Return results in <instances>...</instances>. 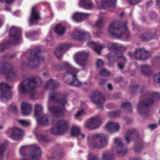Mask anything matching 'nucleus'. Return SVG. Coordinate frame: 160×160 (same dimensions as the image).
<instances>
[{
	"label": "nucleus",
	"mask_w": 160,
	"mask_h": 160,
	"mask_svg": "<svg viewBox=\"0 0 160 160\" xmlns=\"http://www.w3.org/2000/svg\"><path fill=\"white\" fill-rule=\"evenodd\" d=\"M90 98L97 105L98 108H102V104L105 102V100L103 96L100 92H95Z\"/></svg>",
	"instance_id": "obj_16"
},
{
	"label": "nucleus",
	"mask_w": 160,
	"mask_h": 160,
	"mask_svg": "<svg viewBox=\"0 0 160 160\" xmlns=\"http://www.w3.org/2000/svg\"><path fill=\"white\" fill-rule=\"evenodd\" d=\"M102 119L100 116L97 115L91 117L89 119V120H101Z\"/></svg>",
	"instance_id": "obj_55"
},
{
	"label": "nucleus",
	"mask_w": 160,
	"mask_h": 160,
	"mask_svg": "<svg viewBox=\"0 0 160 160\" xmlns=\"http://www.w3.org/2000/svg\"><path fill=\"white\" fill-rule=\"evenodd\" d=\"M30 150L31 152L29 157L30 160H36L41 157V150L36 145L22 146L20 149L19 152L22 156H24L26 155L28 151Z\"/></svg>",
	"instance_id": "obj_8"
},
{
	"label": "nucleus",
	"mask_w": 160,
	"mask_h": 160,
	"mask_svg": "<svg viewBox=\"0 0 160 160\" xmlns=\"http://www.w3.org/2000/svg\"><path fill=\"white\" fill-rule=\"evenodd\" d=\"M117 0H102L101 2L97 3L98 6H101L102 8L108 7L110 11H112L116 8L115 4Z\"/></svg>",
	"instance_id": "obj_23"
},
{
	"label": "nucleus",
	"mask_w": 160,
	"mask_h": 160,
	"mask_svg": "<svg viewBox=\"0 0 160 160\" xmlns=\"http://www.w3.org/2000/svg\"><path fill=\"white\" fill-rule=\"evenodd\" d=\"M14 57V55H9L7 54L0 57V60L1 59L4 60L6 58H13ZM0 62H1V61H0Z\"/></svg>",
	"instance_id": "obj_49"
},
{
	"label": "nucleus",
	"mask_w": 160,
	"mask_h": 160,
	"mask_svg": "<svg viewBox=\"0 0 160 160\" xmlns=\"http://www.w3.org/2000/svg\"><path fill=\"white\" fill-rule=\"evenodd\" d=\"M89 52L84 51L81 52L77 53L75 57V60L77 63L83 67L85 65V62L88 59Z\"/></svg>",
	"instance_id": "obj_20"
},
{
	"label": "nucleus",
	"mask_w": 160,
	"mask_h": 160,
	"mask_svg": "<svg viewBox=\"0 0 160 160\" xmlns=\"http://www.w3.org/2000/svg\"><path fill=\"white\" fill-rule=\"evenodd\" d=\"M103 129L106 132L112 134L118 132L120 129V126L118 123L109 121L106 123Z\"/></svg>",
	"instance_id": "obj_15"
},
{
	"label": "nucleus",
	"mask_w": 160,
	"mask_h": 160,
	"mask_svg": "<svg viewBox=\"0 0 160 160\" xmlns=\"http://www.w3.org/2000/svg\"><path fill=\"white\" fill-rule=\"evenodd\" d=\"M141 72L142 74L146 75H150L152 73L150 67L147 65L141 66Z\"/></svg>",
	"instance_id": "obj_34"
},
{
	"label": "nucleus",
	"mask_w": 160,
	"mask_h": 160,
	"mask_svg": "<svg viewBox=\"0 0 160 160\" xmlns=\"http://www.w3.org/2000/svg\"><path fill=\"white\" fill-rule=\"evenodd\" d=\"M8 109L10 111L14 113H16L18 110L16 106L12 104H11L9 106Z\"/></svg>",
	"instance_id": "obj_46"
},
{
	"label": "nucleus",
	"mask_w": 160,
	"mask_h": 160,
	"mask_svg": "<svg viewBox=\"0 0 160 160\" xmlns=\"http://www.w3.org/2000/svg\"><path fill=\"white\" fill-rule=\"evenodd\" d=\"M119 44L117 43H108V47L109 49H113L118 51Z\"/></svg>",
	"instance_id": "obj_40"
},
{
	"label": "nucleus",
	"mask_w": 160,
	"mask_h": 160,
	"mask_svg": "<svg viewBox=\"0 0 160 160\" xmlns=\"http://www.w3.org/2000/svg\"><path fill=\"white\" fill-rule=\"evenodd\" d=\"M64 53L63 51L62 50V49L59 46H58L56 48L54 51L55 55L58 58L62 57Z\"/></svg>",
	"instance_id": "obj_39"
},
{
	"label": "nucleus",
	"mask_w": 160,
	"mask_h": 160,
	"mask_svg": "<svg viewBox=\"0 0 160 160\" xmlns=\"http://www.w3.org/2000/svg\"><path fill=\"white\" fill-rule=\"evenodd\" d=\"M114 144L116 146V153L119 156H122L126 154L128 151L127 147L123 145L120 138H115Z\"/></svg>",
	"instance_id": "obj_18"
},
{
	"label": "nucleus",
	"mask_w": 160,
	"mask_h": 160,
	"mask_svg": "<svg viewBox=\"0 0 160 160\" xmlns=\"http://www.w3.org/2000/svg\"><path fill=\"white\" fill-rule=\"evenodd\" d=\"M38 33V31H31L26 34V36L27 38H30L34 35H37Z\"/></svg>",
	"instance_id": "obj_48"
},
{
	"label": "nucleus",
	"mask_w": 160,
	"mask_h": 160,
	"mask_svg": "<svg viewBox=\"0 0 160 160\" xmlns=\"http://www.w3.org/2000/svg\"><path fill=\"white\" fill-rule=\"evenodd\" d=\"M129 91L130 93L131 94H134L139 92L143 96H144L145 92H146L144 88L137 84H134L130 86Z\"/></svg>",
	"instance_id": "obj_25"
},
{
	"label": "nucleus",
	"mask_w": 160,
	"mask_h": 160,
	"mask_svg": "<svg viewBox=\"0 0 160 160\" xmlns=\"http://www.w3.org/2000/svg\"><path fill=\"white\" fill-rule=\"evenodd\" d=\"M104 64L103 61L101 59H98L97 60V66L98 68H100Z\"/></svg>",
	"instance_id": "obj_53"
},
{
	"label": "nucleus",
	"mask_w": 160,
	"mask_h": 160,
	"mask_svg": "<svg viewBox=\"0 0 160 160\" xmlns=\"http://www.w3.org/2000/svg\"><path fill=\"white\" fill-rule=\"evenodd\" d=\"M37 123L41 126L52 123L54 126L52 128L51 132L56 135L62 134L67 131L68 128V122L67 121H37Z\"/></svg>",
	"instance_id": "obj_6"
},
{
	"label": "nucleus",
	"mask_w": 160,
	"mask_h": 160,
	"mask_svg": "<svg viewBox=\"0 0 160 160\" xmlns=\"http://www.w3.org/2000/svg\"><path fill=\"white\" fill-rule=\"evenodd\" d=\"M5 150V147L4 145H0V156L2 155Z\"/></svg>",
	"instance_id": "obj_56"
},
{
	"label": "nucleus",
	"mask_w": 160,
	"mask_h": 160,
	"mask_svg": "<svg viewBox=\"0 0 160 160\" xmlns=\"http://www.w3.org/2000/svg\"><path fill=\"white\" fill-rule=\"evenodd\" d=\"M65 30L66 28L65 27L61 24L57 25L55 29L56 32L59 36L63 35Z\"/></svg>",
	"instance_id": "obj_36"
},
{
	"label": "nucleus",
	"mask_w": 160,
	"mask_h": 160,
	"mask_svg": "<svg viewBox=\"0 0 160 160\" xmlns=\"http://www.w3.org/2000/svg\"><path fill=\"white\" fill-rule=\"evenodd\" d=\"M134 148L135 151L137 152H138L142 149V148L139 145H137L134 146Z\"/></svg>",
	"instance_id": "obj_58"
},
{
	"label": "nucleus",
	"mask_w": 160,
	"mask_h": 160,
	"mask_svg": "<svg viewBox=\"0 0 160 160\" xmlns=\"http://www.w3.org/2000/svg\"><path fill=\"white\" fill-rule=\"evenodd\" d=\"M72 78V81L70 82H68V80H66V76L63 77V80L66 83L70 85L78 87L82 86V82L79 81L78 79L77 74L73 75Z\"/></svg>",
	"instance_id": "obj_29"
},
{
	"label": "nucleus",
	"mask_w": 160,
	"mask_h": 160,
	"mask_svg": "<svg viewBox=\"0 0 160 160\" xmlns=\"http://www.w3.org/2000/svg\"><path fill=\"white\" fill-rule=\"evenodd\" d=\"M108 89L110 90H112L113 88L112 86L110 83L108 84Z\"/></svg>",
	"instance_id": "obj_64"
},
{
	"label": "nucleus",
	"mask_w": 160,
	"mask_h": 160,
	"mask_svg": "<svg viewBox=\"0 0 160 160\" xmlns=\"http://www.w3.org/2000/svg\"><path fill=\"white\" fill-rule=\"evenodd\" d=\"M90 15V14L88 13L77 12L73 15L72 18L76 22H81L89 16Z\"/></svg>",
	"instance_id": "obj_26"
},
{
	"label": "nucleus",
	"mask_w": 160,
	"mask_h": 160,
	"mask_svg": "<svg viewBox=\"0 0 160 160\" xmlns=\"http://www.w3.org/2000/svg\"><path fill=\"white\" fill-rule=\"evenodd\" d=\"M88 45L89 47L92 48L98 54L100 53L102 49L104 48L98 42H88Z\"/></svg>",
	"instance_id": "obj_32"
},
{
	"label": "nucleus",
	"mask_w": 160,
	"mask_h": 160,
	"mask_svg": "<svg viewBox=\"0 0 160 160\" xmlns=\"http://www.w3.org/2000/svg\"><path fill=\"white\" fill-rule=\"evenodd\" d=\"M55 68L57 70L61 71L66 69L68 74H71L72 76L73 75H77L79 70L72 66L67 62H63L55 65Z\"/></svg>",
	"instance_id": "obj_12"
},
{
	"label": "nucleus",
	"mask_w": 160,
	"mask_h": 160,
	"mask_svg": "<svg viewBox=\"0 0 160 160\" xmlns=\"http://www.w3.org/2000/svg\"><path fill=\"white\" fill-rule=\"evenodd\" d=\"M99 74L100 75L103 76H108L110 75V72L106 69L101 70Z\"/></svg>",
	"instance_id": "obj_45"
},
{
	"label": "nucleus",
	"mask_w": 160,
	"mask_h": 160,
	"mask_svg": "<svg viewBox=\"0 0 160 160\" xmlns=\"http://www.w3.org/2000/svg\"><path fill=\"white\" fill-rule=\"evenodd\" d=\"M150 17L152 19H155L157 17V14L155 12H151L150 13Z\"/></svg>",
	"instance_id": "obj_57"
},
{
	"label": "nucleus",
	"mask_w": 160,
	"mask_h": 160,
	"mask_svg": "<svg viewBox=\"0 0 160 160\" xmlns=\"http://www.w3.org/2000/svg\"><path fill=\"white\" fill-rule=\"evenodd\" d=\"M67 102V99L65 96H62L61 93L58 92H54L49 94L48 103L57 104L58 107L49 108L50 111L55 117L63 115L65 109V105Z\"/></svg>",
	"instance_id": "obj_1"
},
{
	"label": "nucleus",
	"mask_w": 160,
	"mask_h": 160,
	"mask_svg": "<svg viewBox=\"0 0 160 160\" xmlns=\"http://www.w3.org/2000/svg\"><path fill=\"white\" fill-rule=\"evenodd\" d=\"M149 127L152 130H153L157 127V125L156 124L154 123L149 125Z\"/></svg>",
	"instance_id": "obj_59"
},
{
	"label": "nucleus",
	"mask_w": 160,
	"mask_h": 160,
	"mask_svg": "<svg viewBox=\"0 0 160 160\" xmlns=\"http://www.w3.org/2000/svg\"><path fill=\"white\" fill-rule=\"evenodd\" d=\"M135 132L132 130L128 131L126 133L125 140L127 143H129L133 139L134 136Z\"/></svg>",
	"instance_id": "obj_35"
},
{
	"label": "nucleus",
	"mask_w": 160,
	"mask_h": 160,
	"mask_svg": "<svg viewBox=\"0 0 160 160\" xmlns=\"http://www.w3.org/2000/svg\"><path fill=\"white\" fill-rule=\"evenodd\" d=\"M59 86V83L56 80L51 79L48 80L47 82L45 88L53 90L58 88Z\"/></svg>",
	"instance_id": "obj_30"
},
{
	"label": "nucleus",
	"mask_w": 160,
	"mask_h": 160,
	"mask_svg": "<svg viewBox=\"0 0 160 160\" xmlns=\"http://www.w3.org/2000/svg\"><path fill=\"white\" fill-rule=\"evenodd\" d=\"M83 109L79 110L78 112L75 115V119H77L80 117L83 113Z\"/></svg>",
	"instance_id": "obj_52"
},
{
	"label": "nucleus",
	"mask_w": 160,
	"mask_h": 160,
	"mask_svg": "<svg viewBox=\"0 0 160 160\" xmlns=\"http://www.w3.org/2000/svg\"><path fill=\"white\" fill-rule=\"evenodd\" d=\"M59 46L60 47L64 53L65 51L71 47V46L70 44L65 43L61 44Z\"/></svg>",
	"instance_id": "obj_44"
},
{
	"label": "nucleus",
	"mask_w": 160,
	"mask_h": 160,
	"mask_svg": "<svg viewBox=\"0 0 160 160\" xmlns=\"http://www.w3.org/2000/svg\"><path fill=\"white\" fill-rule=\"evenodd\" d=\"M122 107L123 108H125L127 109L129 112H131L132 110V106L131 103L128 102L123 103L122 104Z\"/></svg>",
	"instance_id": "obj_42"
},
{
	"label": "nucleus",
	"mask_w": 160,
	"mask_h": 160,
	"mask_svg": "<svg viewBox=\"0 0 160 160\" xmlns=\"http://www.w3.org/2000/svg\"><path fill=\"white\" fill-rule=\"evenodd\" d=\"M38 141L40 142H46L48 141V138L46 135L42 133H39L38 134L35 133Z\"/></svg>",
	"instance_id": "obj_37"
},
{
	"label": "nucleus",
	"mask_w": 160,
	"mask_h": 160,
	"mask_svg": "<svg viewBox=\"0 0 160 160\" xmlns=\"http://www.w3.org/2000/svg\"><path fill=\"white\" fill-rule=\"evenodd\" d=\"M79 4L80 7L87 9L91 8L93 6L90 0H80Z\"/></svg>",
	"instance_id": "obj_33"
},
{
	"label": "nucleus",
	"mask_w": 160,
	"mask_h": 160,
	"mask_svg": "<svg viewBox=\"0 0 160 160\" xmlns=\"http://www.w3.org/2000/svg\"><path fill=\"white\" fill-rule=\"evenodd\" d=\"M21 108L22 112L23 115H28L31 112V104L24 102L22 103Z\"/></svg>",
	"instance_id": "obj_31"
},
{
	"label": "nucleus",
	"mask_w": 160,
	"mask_h": 160,
	"mask_svg": "<svg viewBox=\"0 0 160 160\" xmlns=\"http://www.w3.org/2000/svg\"><path fill=\"white\" fill-rule=\"evenodd\" d=\"M154 61L160 62V57H155L154 58Z\"/></svg>",
	"instance_id": "obj_63"
},
{
	"label": "nucleus",
	"mask_w": 160,
	"mask_h": 160,
	"mask_svg": "<svg viewBox=\"0 0 160 160\" xmlns=\"http://www.w3.org/2000/svg\"><path fill=\"white\" fill-rule=\"evenodd\" d=\"M114 155L109 153L108 152H104L102 155V160H112Z\"/></svg>",
	"instance_id": "obj_38"
},
{
	"label": "nucleus",
	"mask_w": 160,
	"mask_h": 160,
	"mask_svg": "<svg viewBox=\"0 0 160 160\" xmlns=\"http://www.w3.org/2000/svg\"><path fill=\"white\" fill-rule=\"evenodd\" d=\"M88 143L90 148L101 149L106 145L107 142L105 135L98 134L95 135L91 138H88Z\"/></svg>",
	"instance_id": "obj_9"
},
{
	"label": "nucleus",
	"mask_w": 160,
	"mask_h": 160,
	"mask_svg": "<svg viewBox=\"0 0 160 160\" xmlns=\"http://www.w3.org/2000/svg\"><path fill=\"white\" fill-rule=\"evenodd\" d=\"M7 132L8 134H11L9 135L11 138L17 140L20 139L23 133V130L17 127L9 129Z\"/></svg>",
	"instance_id": "obj_21"
},
{
	"label": "nucleus",
	"mask_w": 160,
	"mask_h": 160,
	"mask_svg": "<svg viewBox=\"0 0 160 160\" xmlns=\"http://www.w3.org/2000/svg\"><path fill=\"white\" fill-rule=\"evenodd\" d=\"M126 22L115 20L109 25L108 31L113 37L119 38L126 32L127 38L129 37L130 33L128 31Z\"/></svg>",
	"instance_id": "obj_4"
},
{
	"label": "nucleus",
	"mask_w": 160,
	"mask_h": 160,
	"mask_svg": "<svg viewBox=\"0 0 160 160\" xmlns=\"http://www.w3.org/2000/svg\"><path fill=\"white\" fill-rule=\"evenodd\" d=\"M118 66L119 68V69L121 70H123L124 68V65L120 63H118Z\"/></svg>",
	"instance_id": "obj_61"
},
{
	"label": "nucleus",
	"mask_w": 160,
	"mask_h": 160,
	"mask_svg": "<svg viewBox=\"0 0 160 160\" xmlns=\"http://www.w3.org/2000/svg\"><path fill=\"white\" fill-rule=\"evenodd\" d=\"M20 31L19 29L17 27L12 26L10 29V36L12 38V40H10L6 42H3L0 44V53H2L12 44H17L20 41Z\"/></svg>",
	"instance_id": "obj_7"
},
{
	"label": "nucleus",
	"mask_w": 160,
	"mask_h": 160,
	"mask_svg": "<svg viewBox=\"0 0 160 160\" xmlns=\"http://www.w3.org/2000/svg\"><path fill=\"white\" fill-rule=\"evenodd\" d=\"M14 0H0V1L4 2H5L6 3H8L12 2Z\"/></svg>",
	"instance_id": "obj_60"
},
{
	"label": "nucleus",
	"mask_w": 160,
	"mask_h": 160,
	"mask_svg": "<svg viewBox=\"0 0 160 160\" xmlns=\"http://www.w3.org/2000/svg\"><path fill=\"white\" fill-rule=\"evenodd\" d=\"M144 96L147 98L139 102L137 106L138 112L141 114L145 115L150 111V107L154 104L155 99H160V94L154 92H146Z\"/></svg>",
	"instance_id": "obj_2"
},
{
	"label": "nucleus",
	"mask_w": 160,
	"mask_h": 160,
	"mask_svg": "<svg viewBox=\"0 0 160 160\" xmlns=\"http://www.w3.org/2000/svg\"><path fill=\"white\" fill-rule=\"evenodd\" d=\"M71 133L72 136L77 137L80 139L84 138L85 137L84 134L81 132L80 128L76 126L72 127Z\"/></svg>",
	"instance_id": "obj_28"
},
{
	"label": "nucleus",
	"mask_w": 160,
	"mask_h": 160,
	"mask_svg": "<svg viewBox=\"0 0 160 160\" xmlns=\"http://www.w3.org/2000/svg\"><path fill=\"white\" fill-rule=\"evenodd\" d=\"M18 123L23 126H28L30 124V122L28 121H18Z\"/></svg>",
	"instance_id": "obj_47"
},
{
	"label": "nucleus",
	"mask_w": 160,
	"mask_h": 160,
	"mask_svg": "<svg viewBox=\"0 0 160 160\" xmlns=\"http://www.w3.org/2000/svg\"><path fill=\"white\" fill-rule=\"evenodd\" d=\"M42 81L39 77H33L22 81L18 85L20 93L27 94L38 87Z\"/></svg>",
	"instance_id": "obj_5"
},
{
	"label": "nucleus",
	"mask_w": 160,
	"mask_h": 160,
	"mask_svg": "<svg viewBox=\"0 0 160 160\" xmlns=\"http://www.w3.org/2000/svg\"><path fill=\"white\" fill-rule=\"evenodd\" d=\"M10 86L5 83H0V92H1V99L3 102H6L12 98L10 90Z\"/></svg>",
	"instance_id": "obj_13"
},
{
	"label": "nucleus",
	"mask_w": 160,
	"mask_h": 160,
	"mask_svg": "<svg viewBox=\"0 0 160 160\" xmlns=\"http://www.w3.org/2000/svg\"><path fill=\"white\" fill-rule=\"evenodd\" d=\"M131 4L135 5L137 4L142 1V0H128Z\"/></svg>",
	"instance_id": "obj_54"
},
{
	"label": "nucleus",
	"mask_w": 160,
	"mask_h": 160,
	"mask_svg": "<svg viewBox=\"0 0 160 160\" xmlns=\"http://www.w3.org/2000/svg\"><path fill=\"white\" fill-rule=\"evenodd\" d=\"M88 160H98L97 157L92 153H89L88 157Z\"/></svg>",
	"instance_id": "obj_50"
},
{
	"label": "nucleus",
	"mask_w": 160,
	"mask_h": 160,
	"mask_svg": "<svg viewBox=\"0 0 160 160\" xmlns=\"http://www.w3.org/2000/svg\"><path fill=\"white\" fill-rule=\"evenodd\" d=\"M41 18L39 12L36 9V7L34 6L32 8L31 17L29 19V25L31 26L33 25L38 24L37 21L40 19Z\"/></svg>",
	"instance_id": "obj_22"
},
{
	"label": "nucleus",
	"mask_w": 160,
	"mask_h": 160,
	"mask_svg": "<svg viewBox=\"0 0 160 160\" xmlns=\"http://www.w3.org/2000/svg\"><path fill=\"white\" fill-rule=\"evenodd\" d=\"M41 52V50L38 47L29 49L25 52L22 56L28 59V63L26 64V66L32 68H37L44 59V57L40 55Z\"/></svg>",
	"instance_id": "obj_3"
},
{
	"label": "nucleus",
	"mask_w": 160,
	"mask_h": 160,
	"mask_svg": "<svg viewBox=\"0 0 160 160\" xmlns=\"http://www.w3.org/2000/svg\"><path fill=\"white\" fill-rule=\"evenodd\" d=\"M102 123V121H88L85 124V126L88 129H96L99 127Z\"/></svg>",
	"instance_id": "obj_27"
},
{
	"label": "nucleus",
	"mask_w": 160,
	"mask_h": 160,
	"mask_svg": "<svg viewBox=\"0 0 160 160\" xmlns=\"http://www.w3.org/2000/svg\"><path fill=\"white\" fill-rule=\"evenodd\" d=\"M122 77H119L118 78H116L114 79V81L116 82H119V81H121V80H122Z\"/></svg>",
	"instance_id": "obj_62"
},
{
	"label": "nucleus",
	"mask_w": 160,
	"mask_h": 160,
	"mask_svg": "<svg viewBox=\"0 0 160 160\" xmlns=\"http://www.w3.org/2000/svg\"><path fill=\"white\" fill-rule=\"evenodd\" d=\"M155 82L160 83V72L156 74L154 77Z\"/></svg>",
	"instance_id": "obj_51"
},
{
	"label": "nucleus",
	"mask_w": 160,
	"mask_h": 160,
	"mask_svg": "<svg viewBox=\"0 0 160 160\" xmlns=\"http://www.w3.org/2000/svg\"><path fill=\"white\" fill-rule=\"evenodd\" d=\"M42 107L39 104L36 103L35 105L34 110V117L37 120H48V115L43 113Z\"/></svg>",
	"instance_id": "obj_19"
},
{
	"label": "nucleus",
	"mask_w": 160,
	"mask_h": 160,
	"mask_svg": "<svg viewBox=\"0 0 160 160\" xmlns=\"http://www.w3.org/2000/svg\"><path fill=\"white\" fill-rule=\"evenodd\" d=\"M128 54L130 58H132L134 56L136 59L139 60H146L149 56V53L143 48L136 49L134 53L129 52Z\"/></svg>",
	"instance_id": "obj_14"
},
{
	"label": "nucleus",
	"mask_w": 160,
	"mask_h": 160,
	"mask_svg": "<svg viewBox=\"0 0 160 160\" xmlns=\"http://www.w3.org/2000/svg\"><path fill=\"white\" fill-rule=\"evenodd\" d=\"M72 36L73 38L80 41L89 40L90 38V34L88 32L80 29L74 30L72 33Z\"/></svg>",
	"instance_id": "obj_17"
},
{
	"label": "nucleus",
	"mask_w": 160,
	"mask_h": 160,
	"mask_svg": "<svg viewBox=\"0 0 160 160\" xmlns=\"http://www.w3.org/2000/svg\"><path fill=\"white\" fill-rule=\"evenodd\" d=\"M0 74H6L8 80L13 79L16 76V73L12 70V64L9 63H3L0 68Z\"/></svg>",
	"instance_id": "obj_11"
},
{
	"label": "nucleus",
	"mask_w": 160,
	"mask_h": 160,
	"mask_svg": "<svg viewBox=\"0 0 160 160\" xmlns=\"http://www.w3.org/2000/svg\"><path fill=\"white\" fill-rule=\"evenodd\" d=\"M126 48L119 44L118 51L114 53L112 52L107 55V58L109 62H116L119 59H121L125 61H126L125 58L123 55L122 53L118 50L124 51L126 50Z\"/></svg>",
	"instance_id": "obj_10"
},
{
	"label": "nucleus",
	"mask_w": 160,
	"mask_h": 160,
	"mask_svg": "<svg viewBox=\"0 0 160 160\" xmlns=\"http://www.w3.org/2000/svg\"><path fill=\"white\" fill-rule=\"evenodd\" d=\"M159 35L157 30H156L155 33L151 32L143 33L140 36L139 38L142 41L146 42L155 38L156 36Z\"/></svg>",
	"instance_id": "obj_24"
},
{
	"label": "nucleus",
	"mask_w": 160,
	"mask_h": 160,
	"mask_svg": "<svg viewBox=\"0 0 160 160\" xmlns=\"http://www.w3.org/2000/svg\"><path fill=\"white\" fill-rule=\"evenodd\" d=\"M120 114V111L117 110L108 112V115L110 118H114L118 117Z\"/></svg>",
	"instance_id": "obj_41"
},
{
	"label": "nucleus",
	"mask_w": 160,
	"mask_h": 160,
	"mask_svg": "<svg viewBox=\"0 0 160 160\" xmlns=\"http://www.w3.org/2000/svg\"><path fill=\"white\" fill-rule=\"evenodd\" d=\"M104 23V20L102 18H99L95 24V27L99 28H101Z\"/></svg>",
	"instance_id": "obj_43"
}]
</instances>
